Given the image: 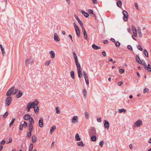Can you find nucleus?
<instances>
[{
	"instance_id": "obj_31",
	"label": "nucleus",
	"mask_w": 151,
	"mask_h": 151,
	"mask_svg": "<svg viewBox=\"0 0 151 151\" xmlns=\"http://www.w3.org/2000/svg\"><path fill=\"white\" fill-rule=\"evenodd\" d=\"M83 94L84 96V97H86V96L87 92L86 90L85 89H83Z\"/></svg>"
},
{
	"instance_id": "obj_18",
	"label": "nucleus",
	"mask_w": 151,
	"mask_h": 151,
	"mask_svg": "<svg viewBox=\"0 0 151 151\" xmlns=\"http://www.w3.org/2000/svg\"><path fill=\"white\" fill-rule=\"evenodd\" d=\"M117 5L119 8H121L122 6V2L120 0H118L117 3Z\"/></svg>"
},
{
	"instance_id": "obj_5",
	"label": "nucleus",
	"mask_w": 151,
	"mask_h": 151,
	"mask_svg": "<svg viewBox=\"0 0 151 151\" xmlns=\"http://www.w3.org/2000/svg\"><path fill=\"white\" fill-rule=\"evenodd\" d=\"M14 87L13 86L9 89L7 91L6 93V95L8 96H10L12 95V93L13 94V90L14 89Z\"/></svg>"
},
{
	"instance_id": "obj_29",
	"label": "nucleus",
	"mask_w": 151,
	"mask_h": 151,
	"mask_svg": "<svg viewBox=\"0 0 151 151\" xmlns=\"http://www.w3.org/2000/svg\"><path fill=\"white\" fill-rule=\"evenodd\" d=\"M91 139L92 141H95L96 139V137L95 135H93L91 137Z\"/></svg>"
},
{
	"instance_id": "obj_3",
	"label": "nucleus",
	"mask_w": 151,
	"mask_h": 151,
	"mask_svg": "<svg viewBox=\"0 0 151 151\" xmlns=\"http://www.w3.org/2000/svg\"><path fill=\"white\" fill-rule=\"evenodd\" d=\"M12 101V98L10 96H8L5 99V104L6 106H9Z\"/></svg>"
},
{
	"instance_id": "obj_51",
	"label": "nucleus",
	"mask_w": 151,
	"mask_h": 151,
	"mask_svg": "<svg viewBox=\"0 0 151 151\" xmlns=\"http://www.w3.org/2000/svg\"><path fill=\"white\" fill-rule=\"evenodd\" d=\"M12 138L11 137H10L9 139V142L7 143V144L11 143L12 142Z\"/></svg>"
},
{
	"instance_id": "obj_35",
	"label": "nucleus",
	"mask_w": 151,
	"mask_h": 151,
	"mask_svg": "<svg viewBox=\"0 0 151 151\" xmlns=\"http://www.w3.org/2000/svg\"><path fill=\"white\" fill-rule=\"evenodd\" d=\"M33 145L32 143L30 144L29 150V151H32L33 148Z\"/></svg>"
},
{
	"instance_id": "obj_55",
	"label": "nucleus",
	"mask_w": 151,
	"mask_h": 151,
	"mask_svg": "<svg viewBox=\"0 0 151 151\" xmlns=\"http://www.w3.org/2000/svg\"><path fill=\"white\" fill-rule=\"evenodd\" d=\"M136 60L137 62H139V60H140V59L139 58V57L138 56H137L136 58Z\"/></svg>"
},
{
	"instance_id": "obj_40",
	"label": "nucleus",
	"mask_w": 151,
	"mask_h": 151,
	"mask_svg": "<svg viewBox=\"0 0 151 151\" xmlns=\"http://www.w3.org/2000/svg\"><path fill=\"white\" fill-rule=\"evenodd\" d=\"M30 61V63H31L32 62V60H31V59H27L25 61V63L26 64H27L28 62H29Z\"/></svg>"
},
{
	"instance_id": "obj_19",
	"label": "nucleus",
	"mask_w": 151,
	"mask_h": 151,
	"mask_svg": "<svg viewBox=\"0 0 151 151\" xmlns=\"http://www.w3.org/2000/svg\"><path fill=\"white\" fill-rule=\"evenodd\" d=\"M34 110L35 113L36 114H37L39 111V108L38 107V106H36V107L34 108Z\"/></svg>"
},
{
	"instance_id": "obj_48",
	"label": "nucleus",
	"mask_w": 151,
	"mask_h": 151,
	"mask_svg": "<svg viewBox=\"0 0 151 151\" xmlns=\"http://www.w3.org/2000/svg\"><path fill=\"white\" fill-rule=\"evenodd\" d=\"M88 12L89 13L91 14H92L93 15H94V14L93 13V12L92 10L91 9H88Z\"/></svg>"
},
{
	"instance_id": "obj_32",
	"label": "nucleus",
	"mask_w": 151,
	"mask_h": 151,
	"mask_svg": "<svg viewBox=\"0 0 151 151\" xmlns=\"http://www.w3.org/2000/svg\"><path fill=\"white\" fill-rule=\"evenodd\" d=\"M144 68L145 70H147L148 72L151 71V68H150L147 66H146V67H144Z\"/></svg>"
},
{
	"instance_id": "obj_56",
	"label": "nucleus",
	"mask_w": 151,
	"mask_h": 151,
	"mask_svg": "<svg viewBox=\"0 0 151 151\" xmlns=\"http://www.w3.org/2000/svg\"><path fill=\"white\" fill-rule=\"evenodd\" d=\"M1 52H2V54H3V56H4V55L5 54V50H4V49H2V50H1Z\"/></svg>"
},
{
	"instance_id": "obj_58",
	"label": "nucleus",
	"mask_w": 151,
	"mask_h": 151,
	"mask_svg": "<svg viewBox=\"0 0 151 151\" xmlns=\"http://www.w3.org/2000/svg\"><path fill=\"white\" fill-rule=\"evenodd\" d=\"M23 127V125L22 124H21L19 126V129L20 130H22V129Z\"/></svg>"
},
{
	"instance_id": "obj_60",
	"label": "nucleus",
	"mask_w": 151,
	"mask_h": 151,
	"mask_svg": "<svg viewBox=\"0 0 151 151\" xmlns=\"http://www.w3.org/2000/svg\"><path fill=\"white\" fill-rule=\"evenodd\" d=\"M93 2V3L94 4H97L98 3L97 1V0H92Z\"/></svg>"
},
{
	"instance_id": "obj_6",
	"label": "nucleus",
	"mask_w": 151,
	"mask_h": 151,
	"mask_svg": "<svg viewBox=\"0 0 151 151\" xmlns=\"http://www.w3.org/2000/svg\"><path fill=\"white\" fill-rule=\"evenodd\" d=\"M142 123V121L140 120H139L136 121L133 125V126L135 127H139Z\"/></svg>"
},
{
	"instance_id": "obj_44",
	"label": "nucleus",
	"mask_w": 151,
	"mask_h": 151,
	"mask_svg": "<svg viewBox=\"0 0 151 151\" xmlns=\"http://www.w3.org/2000/svg\"><path fill=\"white\" fill-rule=\"evenodd\" d=\"M15 119L14 118H12V120L11 121V122L10 123V124H9V125L10 127L13 124L14 121V120Z\"/></svg>"
},
{
	"instance_id": "obj_37",
	"label": "nucleus",
	"mask_w": 151,
	"mask_h": 151,
	"mask_svg": "<svg viewBox=\"0 0 151 151\" xmlns=\"http://www.w3.org/2000/svg\"><path fill=\"white\" fill-rule=\"evenodd\" d=\"M73 55L75 61L78 60L77 57L76 55V54L75 52H73Z\"/></svg>"
},
{
	"instance_id": "obj_62",
	"label": "nucleus",
	"mask_w": 151,
	"mask_h": 151,
	"mask_svg": "<svg viewBox=\"0 0 151 151\" xmlns=\"http://www.w3.org/2000/svg\"><path fill=\"white\" fill-rule=\"evenodd\" d=\"M5 143V141L4 140H3L1 142L0 144L1 145H3Z\"/></svg>"
},
{
	"instance_id": "obj_27",
	"label": "nucleus",
	"mask_w": 151,
	"mask_h": 151,
	"mask_svg": "<svg viewBox=\"0 0 151 151\" xmlns=\"http://www.w3.org/2000/svg\"><path fill=\"white\" fill-rule=\"evenodd\" d=\"M30 103V107H31V108H34H34H35L36 106H35V102H29Z\"/></svg>"
},
{
	"instance_id": "obj_24",
	"label": "nucleus",
	"mask_w": 151,
	"mask_h": 151,
	"mask_svg": "<svg viewBox=\"0 0 151 151\" xmlns=\"http://www.w3.org/2000/svg\"><path fill=\"white\" fill-rule=\"evenodd\" d=\"M70 74L72 78L73 79H74L75 77L74 72L73 71H71L70 73Z\"/></svg>"
},
{
	"instance_id": "obj_52",
	"label": "nucleus",
	"mask_w": 151,
	"mask_h": 151,
	"mask_svg": "<svg viewBox=\"0 0 151 151\" xmlns=\"http://www.w3.org/2000/svg\"><path fill=\"white\" fill-rule=\"evenodd\" d=\"M127 48L128 49L130 50H132V47L130 45H128L127 46Z\"/></svg>"
},
{
	"instance_id": "obj_41",
	"label": "nucleus",
	"mask_w": 151,
	"mask_h": 151,
	"mask_svg": "<svg viewBox=\"0 0 151 151\" xmlns=\"http://www.w3.org/2000/svg\"><path fill=\"white\" fill-rule=\"evenodd\" d=\"M138 31V34L139 35V36L140 38H141L142 37V35L141 33V30H139Z\"/></svg>"
},
{
	"instance_id": "obj_28",
	"label": "nucleus",
	"mask_w": 151,
	"mask_h": 151,
	"mask_svg": "<svg viewBox=\"0 0 151 151\" xmlns=\"http://www.w3.org/2000/svg\"><path fill=\"white\" fill-rule=\"evenodd\" d=\"M78 22L80 24L81 27L82 28H84V25L83 24V23L79 19L78 21Z\"/></svg>"
},
{
	"instance_id": "obj_38",
	"label": "nucleus",
	"mask_w": 151,
	"mask_h": 151,
	"mask_svg": "<svg viewBox=\"0 0 151 151\" xmlns=\"http://www.w3.org/2000/svg\"><path fill=\"white\" fill-rule=\"evenodd\" d=\"M83 74L85 79L88 78V76L86 74V73L85 71H84L83 72Z\"/></svg>"
},
{
	"instance_id": "obj_1",
	"label": "nucleus",
	"mask_w": 151,
	"mask_h": 151,
	"mask_svg": "<svg viewBox=\"0 0 151 151\" xmlns=\"http://www.w3.org/2000/svg\"><path fill=\"white\" fill-rule=\"evenodd\" d=\"M75 61L76 66L78 77L79 78H81L82 76V75L81 74V68L80 64L78 62V60Z\"/></svg>"
},
{
	"instance_id": "obj_12",
	"label": "nucleus",
	"mask_w": 151,
	"mask_h": 151,
	"mask_svg": "<svg viewBox=\"0 0 151 151\" xmlns=\"http://www.w3.org/2000/svg\"><path fill=\"white\" fill-rule=\"evenodd\" d=\"M134 35L132 36L133 39L135 40H136V39L134 38V37H137V30H133L132 31Z\"/></svg>"
},
{
	"instance_id": "obj_43",
	"label": "nucleus",
	"mask_w": 151,
	"mask_h": 151,
	"mask_svg": "<svg viewBox=\"0 0 151 151\" xmlns=\"http://www.w3.org/2000/svg\"><path fill=\"white\" fill-rule=\"evenodd\" d=\"M58 109V107H55L56 113L57 114H60V111Z\"/></svg>"
},
{
	"instance_id": "obj_47",
	"label": "nucleus",
	"mask_w": 151,
	"mask_h": 151,
	"mask_svg": "<svg viewBox=\"0 0 151 151\" xmlns=\"http://www.w3.org/2000/svg\"><path fill=\"white\" fill-rule=\"evenodd\" d=\"M27 135L28 137H30L31 136V132L29 131V132H28L27 134Z\"/></svg>"
},
{
	"instance_id": "obj_22",
	"label": "nucleus",
	"mask_w": 151,
	"mask_h": 151,
	"mask_svg": "<svg viewBox=\"0 0 151 151\" xmlns=\"http://www.w3.org/2000/svg\"><path fill=\"white\" fill-rule=\"evenodd\" d=\"M75 139L76 140L79 141L81 140V138L79 137V135L78 134H77L76 135Z\"/></svg>"
},
{
	"instance_id": "obj_17",
	"label": "nucleus",
	"mask_w": 151,
	"mask_h": 151,
	"mask_svg": "<svg viewBox=\"0 0 151 151\" xmlns=\"http://www.w3.org/2000/svg\"><path fill=\"white\" fill-rule=\"evenodd\" d=\"M92 47L93 49L96 50L100 49L101 48V47H100L98 46L95 44H93L92 46Z\"/></svg>"
},
{
	"instance_id": "obj_46",
	"label": "nucleus",
	"mask_w": 151,
	"mask_h": 151,
	"mask_svg": "<svg viewBox=\"0 0 151 151\" xmlns=\"http://www.w3.org/2000/svg\"><path fill=\"white\" fill-rule=\"evenodd\" d=\"M104 141H102L101 142H100L99 143V145L101 147H102V146H103V145L104 144Z\"/></svg>"
},
{
	"instance_id": "obj_54",
	"label": "nucleus",
	"mask_w": 151,
	"mask_h": 151,
	"mask_svg": "<svg viewBox=\"0 0 151 151\" xmlns=\"http://www.w3.org/2000/svg\"><path fill=\"white\" fill-rule=\"evenodd\" d=\"M86 83L88 85L89 84V81H88V78H86L85 79Z\"/></svg>"
},
{
	"instance_id": "obj_49",
	"label": "nucleus",
	"mask_w": 151,
	"mask_h": 151,
	"mask_svg": "<svg viewBox=\"0 0 151 151\" xmlns=\"http://www.w3.org/2000/svg\"><path fill=\"white\" fill-rule=\"evenodd\" d=\"M119 72L120 74H122L124 72V70L122 69H120L119 70Z\"/></svg>"
},
{
	"instance_id": "obj_20",
	"label": "nucleus",
	"mask_w": 151,
	"mask_h": 151,
	"mask_svg": "<svg viewBox=\"0 0 151 151\" xmlns=\"http://www.w3.org/2000/svg\"><path fill=\"white\" fill-rule=\"evenodd\" d=\"M37 140V137L34 135V136H32V141L33 143H35Z\"/></svg>"
},
{
	"instance_id": "obj_59",
	"label": "nucleus",
	"mask_w": 151,
	"mask_h": 151,
	"mask_svg": "<svg viewBox=\"0 0 151 151\" xmlns=\"http://www.w3.org/2000/svg\"><path fill=\"white\" fill-rule=\"evenodd\" d=\"M137 48L140 51H142L143 49L140 46H138L137 47Z\"/></svg>"
},
{
	"instance_id": "obj_9",
	"label": "nucleus",
	"mask_w": 151,
	"mask_h": 151,
	"mask_svg": "<svg viewBox=\"0 0 151 151\" xmlns=\"http://www.w3.org/2000/svg\"><path fill=\"white\" fill-rule=\"evenodd\" d=\"M72 122L73 123H75L78 122V117L77 116H73L71 120Z\"/></svg>"
},
{
	"instance_id": "obj_21",
	"label": "nucleus",
	"mask_w": 151,
	"mask_h": 151,
	"mask_svg": "<svg viewBox=\"0 0 151 151\" xmlns=\"http://www.w3.org/2000/svg\"><path fill=\"white\" fill-rule=\"evenodd\" d=\"M22 95V93L21 92L19 91L17 94V97L18 98H19Z\"/></svg>"
},
{
	"instance_id": "obj_42",
	"label": "nucleus",
	"mask_w": 151,
	"mask_h": 151,
	"mask_svg": "<svg viewBox=\"0 0 151 151\" xmlns=\"http://www.w3.org/2000/svg\"><path fill=\"white\" fill-rule=\"evenodd\" d=\"M115 45L116 47H119L120 45V44L119 42L118 41H117L115 42Z\"/></svg>"
},
{
	"instance_id": "obj_7",
	"label": "nucleus",
	"mask_w": 151,
	"mask_h": 151,
	"mask_svg": "<svg viewBox=\"0 0 151 151\" xmlns=\"http://www.w3.org/2000/svg\"><path fill=\"white\" fill-rule=\"evenodd\" d=\"M82 31L84 35V39L86 40H88V35L86 31V30L84 28H82Z\"/></svg>"
},
{
	"instance_id": "obj_33",
	"label": "nucleus",
	"mask_w": 151,
	"mask_h": 151,
	"mask_svg": "<svg viewBox=\"0 0 151 151\" xmlns=\"http://www.w3.org/2000/svg\"><path fill=\"white\" fill-rule=\"evenodd\" d=\"M118 111L119 113H121L122 112H125L126 111V110L124 109H119Z\"/></svg>"
},
{
	"instance_id": "obj_8",
	"label": "nucleus",
	"mask_w": 151,
	"mask_h": 151,
	"mask_svg": "<svg viewBox=\"0 0 151 151\" xmlns=\"http://www.w3.org/2000/svg\"><path fill=\"white\" fill-rule=\"evenodd\" d=\"M96 134V129L94 128H91L89 132V134L91 135H95Z\"/></svg>"
},
{
	"instance_id": "obj_39",
	"label": "nucleus",
	"mask_w": 151,
	"mask_h": 151,
	"mask_svg": "<svg viewBox=\"0 0 151 151\" xmlns=\"http://www.w3.org/2000/svg\"><path fill=\"white\" fill-rule=\"evenodd\" d=\"M86 117V119H88L89 118V115L88 113L86 111L84 113Z\"/></svg>"
},
{
	"instance_id": "obj_23",
	"label": "nucleus",
	"mask_w": 151,
	"mask_h": 151,
	"mask_svg": "<svg viewBox=\"0 0 151 151\" xmlns=\"http://www.w3.org/2000/svg\"><path fill=\"white\" fill-rule=\"evenodd\" d=\"M56 129V127L55 125H53L52 127H51L50 129V132L51 133L52 132H53L54 130Z\"/></svg>"
},
{
	"instance_id": "obj_10",
	"label": "nucleus",
	"mask_w": 151,
	"mask_h": 151,
	"mask_svg": "<svg viewBox=\"0 0 151 151\" xmlns=\"http://www.w3.org/2000/svg\"><path fill=\"white\" fill-rule=\"evenodd\" d=\"M104 126L105 128L108 129L109 128V122L106 120H105L104 121Z\"/></svg>"
},
{
	"instance_id": "obj_2",
	"label": "nucleus",
	"mask_w": 151,
	"mask_h": 151,
	"mask_svg": "<svg viewBox=\"0 0 151 151\" xmlns=\"http://www.w3.org/2000/svg\"><path fill=\"white\" fill-rule=\"evenodd\" d=\"M73 24L77 35L78 37H80V31L79 28L75 23H73Z\"/></svg>"
},
{
	"instance_id": "obj_16",
	"label": "nucleus",
	"mask_w": 151,
	"mask_h": 151,
	"mask_svg": "<svg viewBox=\"0 0 151 151\" xmlns=\"http://www.w3.org/2000/svg\"><path fill=\"white\" fill-rule=\"evenodd\" d=\"M80 12L86 17L88 18V14L85 11L81 10Z\"/></svg>"
},
{
	"instance_id": "obj_11",
	"label": "nucleus",
	"mask_w": 151,
	"mask_h": 151,
	"mask_svg": "<svg viewBox=\"0 0 151 151\" xmlns=\"http://www.w3.org/2000/svg\"><path fill=\"white\" fill-rule=\"evenodd\" d=\"M39 125L40 127H42L43 126V119L40 117L39 120Z\"/></svg>"
},
{
	"instance_id": "obj_45",
	"label": "nucleus",
	"mask_w": 151,
	"mask_h": 151,
	"mask_svg": "<svg viewBox=\"0 0 151 151\" xmlns=\"http://www.w3.org/2000/svg\"><path fill=\"white\" fill-rule=\"evenodd\" d=\"M50 60H48L45 63V65L46 66H47V65H48L50 63Z\"/></svg>"
},
{
	"instance_id": "obj_30",
	"label": "nucleus",
	"mask_w": 151,
	"mask_h": 151,
	"mask_svg": "<svg viewBox=\"0 0 151 151\" xmlns=\"http://www.w3.org/2000/svg\"><path fill=\"white\" fill-rule=\"evenodd\" d=\"M77 145L78 146H81L83 147L84 146L83 142L82 141H81L80 142L77 143Z\"/></svg>"
},
{
	"instance_id": "obj_25",
	"label": "nucleus",
	"mask_w": 151,
	"mask_h": 151,
	"mask_svg": "<svg viewBox=\"0 0 151 151\" xmlns=\"http://www.w3.org/2000/svg\"><path fill=\"white\" fill-rule=\"evenodd\" d=\"M33 126L32 123L29 124V131L31 132L33 129Z\"/></svg>"
},
{
	"instance_id": "obj_13",
	"label": "nucleus",
	"mask_w": 151,
	"mask_h": 151,
	"mask_svg": "<svg viewBox=\"0 0 151 151\" xmlns=\"http://www.w3.org/2000/svg\"><path fill=\"white\" fill-rule=\"evenodd\" d=\"M54 40L55 41L57 42L59 41L60 40V38L56 33H55L54 34Z\"/></svg>"
},
{
	"instance_id": "obj_53",
	"label": "nucleus",
	"mask_w": 151,
	"mask_h": 151,
	"mask_svg": "<svg viewBox=\"0 0 151 151\" xmlns=\"http://www.w3.org/2000/svg\"><path fill=\"white\" fill-rule=\"evenodd\" d=\"M30 120H29V122H30L29 124L32 123V122H34V121L33 119L31 117L30 118Z\"/></svg>"
},
{
	"instance_id": "obj_14",
	"label": "nucleus",
	"mask_w": 151,
	"mask_h": 151,
	"mask_svg": "<svg viewBox=\"0 0 151 151\" xmlns=\"http://www.w3.org/2000/svg\"><path fill=\"white\" fill-rule=\"evenodd\" d=\"M49 54L50 55V57L51 58H54L55 54L53 51L52 50L50 51L49 52Z\"/></svg>"
},
{
	"instance_id": "obj_64",
	"label": "nucleus",
	"mask_w": 151,
	"mask_h": 151,
	"mask_svg": "<svg viewBox=\"0 0 151 151\" xmlns=\"http://www.w3.org/2000/svg\"><path fill=\"white\" fill-rule=\"evenodd\" d=\"M129 147L131 150H132L133 149V146L132 144H130L129 145Z\"/></svg>"
},
{
	"instance_id": "obj_15",
	"label": "nucleus",
	"mask_w": 151,
	"mask_h": 151,
	"mask_svg": "<svg viewBox=\"0 0 151 151\" xmlns=\"http://www.w3.org/2000/svg\"><path fill=\"white\" fill-rule=\"evenodd\" d=\"M31 117L29 114H27L24 116L23 118L25 120H27L30 119Z\"/></svg>"
},
{
	"instance_id": "obj_57",
	"label": "nucleus",
	"mask_w": 151,
	"mask_h": 151,
	"mask_svg": "<svg viewBox=\"0 0 151 151\" xmlns=\"http://www.w3.org/2000/svg\"><path fill=\"white\" fill-rule=\"evenodd\" d=\"M148 91V90L147 88H145L143 91V93H145Z\"/></svg>"
},
{
	"instance_id": "obj_4",
	"label": "nucleus",
	"mask_w": 151,
	"mask_h": 151,
	"mask_svg": "<svg viewBox=\"0 0 151 151\" xmlns=\"http://www.w3.org/2000/svg\"><path fill=\"white\" fill-rule=\"evenodd\" d=\"M122 13L124 16L123 18L124 20L126 21H127L128 20L129 16L128 13L127 11L125 10H124L122 11Z\"/></svg>"
},
{
	"instance_id": "obj_34",
	"label": "nucleus",
	"mask_w": 151,
	"mask_h": 151,
	"mask_svg": "<svg viewBox=\"0 0 151 151\" xmlns=\"http://www.w3.org/2000/svg\"><path fill=\"white\" fill-rule=\"evenodd\" d=\"M144 53L145 55V56L147 57L148 58V53L146 49L144 50Z\"/></svg>"
},
{
	"instance_id": "obj_63",
	"label": "nucleus",
	"mask_w": 151,
	"mask_h": 151,
	"mask_svg": "<svg viewBox=\"0 0 151 151\" xmlns=\"http://www.w3.org/2000/svg\"><path fill=\"white\" fill-rule=\"evenodd\" d=\"M74 16L75 17V18H76L77 21L80 19L76 15L74 14Z\"/></svg>"
},
{
	"instance_id": "obj_50",
	"label": "nucleus",
	"mask_w": 151,
	"mask_h": 151,
	"mask_svg": "<svg viewBox=\"0 0 151 151\" xmlns=\"http://www.w3.org/2000/svg\"><path fill=\"white\" fill-rule=\"evenodd\" d=\"M34 102H35V106H37V105L38 104V101L37 99H36Z\"/></svg>"
},
{
	"instance_id": "obj_61",
	"label": "nucleus",
	"mask_w": 151,
	"mask_h": 151,
	"mask_svg": "<svg viewBox=\"0 0 151 151\" xmlns=\"http://www.w3.org/2000/svg\"><path fill=\"white\" fill-rule=\"evenodd\" d=\"M97 121L98 122H101V118L100 117L99 118H97Z\"/></svg>"
},
{
	"instance_id": "obj_26",
	"label": "nucleus",
	"mask_w": 151,
	"mask_h": 151,
	"mask_svg": "<svg viewBox=\"0 0 151 151\" xmlns=\"http://www.w3.org/2000/svg\"><path fill=\"white\" fill-rule=\"evenodd\" d=\"M30 103H29L27 105V109L28 112L30 111V109L31 108L30 105Z\"/></svg>"
},
{
	"instance_id": "obj_36",
	"label": "nucleus",
	"mask_w": 151,
	"mask_h": 151,
	"mask_svg": "<svg viewBox=\"0 0 151 151\" xmlns=\"http://www.w3.org/2000/svg\"><path fill=\"white\" fill-rule=\"evenodd\" d=\"M8 115V111H6L4 114L3 116V118L4 119Z\"/></svg>"
}]
</instances>
